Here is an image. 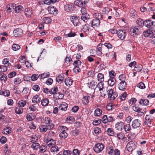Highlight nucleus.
<instances>
[{"mask_svg": "<svg viewBox=\"0 0 155 155\" xmlns=\"http://www.w3.org/2000/svg\"><path fill=\"white\" fill-rule=\"evenodd\" d=\"M96 87L99 88L100 91L102 90L104 88V85L103 82H100L98 84H96Z\"/></svg>", "mask_w": 155, "mask_h": 155, "instance_id": "79ce46f5", "label": "nucleus"}, {"mask_svg": "<svg viewBox=\"0 0 155 155\" xmlns=\"http://www.w3.org/2000/svg\"><path fill=\"white\" fill-rule=\"evenodd\" d=\"M140 125V120L138 119H136L132 121L131 126L134 129H137L139 127Z\"/></svg>", "mask_w": 155, "mask_h": 155, "instance_id": "1a4fd4ad", "label": "nucleus"}, {"mask_svg": "<svg viewBox=\"0 0 155 155\" xmlns=\"http://www.w3.org/2000/svg\"><path fill=\"white\" fill-rule=\"evenodd\" d=\"M74 4L75 5L79 7H85L86 4L85 3L81 0H77L75 1Z\"/></svg>", "mask_w": 155, "mask_h": 155, "instance_id": "aec40b11", "label": "nucleus"}, {"mask_svg": "<svg viewBox=\"0 0 155 155\" xmlns=\"http://www.w3.org/2000/svg\"><path fill=\"white\" fill-rule=\"evenodd\" d=\"M7 70V66L5 65H0V72H4Z\"/></svg>", "mask_w": 155, "mask_h": 155, "instance_id": "4d7b16f0", "label": "nucleus"}, {"mask_svg": "<svg viewBox=\"0 0 155 155\" xmlns=\"http://www.w3.org/2000/svg\"><path fill=\"white\" fill-rule=\"evenodd\" d=\"M102 113V110L99 108H97L96 109L94 113V114L96 116H99L101 115Z\"/></svg>", "mask_w": 155, "mask_h": 155, "instance_id": "4c0bfd02", "label": "nucleus"}, {"mask_svg": "<svg viewBox=\"0 0 155 155\" xmlns=\"http://www.w3.org/2000/svg\"><path fill=\"white\" fill-rule=\"evenodd\" d=\"M130 32L131 35L134 37H136L140 33V31L136 26L131 27Z\"/></svg>", "mask_w": 155, "mask_h": 155, "instance_id": "423d86ee", "label": "nucleus"}, {"mask_svg": "<svg viewBox=\"0 0 155 155\" xmlns=\"http://www.w3.org/2000/svg\"><path fill=\"white\" fill-rule=\"evenodd\" d=\"M41 98L39 95H35L32 98V101L34 103H40Z\"/></svg>", "mask_w": 155, "mask_h": 155, "instance_id": "412c9836", "label": "nucleus"}, {"mask_svg": "<svg viewBox=\"0 0 155 155\" xmlns=\"http://www.w3.org/2000/svg\"><path fill=\"white\" fill-rule=\"evenodd\" d=\"M64 78L61 75H59L57 78V81L59 83H61L64 81Z\"/></svg>", "mask_w": 155, "mask_h": 155, "instance_id": "bf43d9fd", "label": "nucleus"}, {"mask_svg": "<svg viewBox=\"0 0 155 155\" xmlns=\"http://www.w3.org/2000/svg\"><path fill=\"white\" fill-rule=\"evenodd\" d=\"M39 146V144L38 143H33L31 145V147L33 150H36L38 148Z\"/></svg>", "mask_w": 155, "mask_h": 155, "instance_id": "338daca9", "label": "nucleus"}, {"mask_svg": "<svg viewBox=\"0 0 155 155\" xmlns=\"http://www.w3.org/2000/svg\"><path fill=\"white\" fill-rule=\"evenodd\" d=\"M124 123L121 121L117 122L115 125V128L117 130H122V127Z\"/></svg>", "mask_w": 155, "mask_h": 155, "instance_id": "b1692460", "label": "nucleus"}, {"mask_svg": "<svg viewBox=\"0 0 155 155\" xmlns=\"http://www.w3.org/2000/svg\"><path fill=\"white\" fill-rule=\"evenodd\" d=\"M68 104L65 102L61 104L59 107V109L61 110L66 111L67 110Z\"/></svg>", "mask_w": 155, "mask_h": 155, "instance_id": "a878e982", "label": "nucleus"}, {"mask_svg": "<svg viewBox=\"0 0 155 155\" xmlns=\"http://www.w3.org/2000/svg\"><path fill=\"white\" fill-rule=\"evenodd\" d=\"M64 9L67 12L73 11L74 9V6L71 4H66L64 6Z\"/></svg>", "mask_w": 155, "mask_h": 155, "instance_id": "9b49d317", "label": "nucleus"}, {"mask_svg": "<svg viewBox=\"0 0 155 155\" xmlns=\"http://www.w3.org/2000/svg\"><path fill=\"white\" fill-rule=\"evenodd\" d=\"M115 107V105L112 104H109L106 107V108L108 110H110L114 109Z\"/></svg>", "mask_w": 155, "mask_h": 155, "instance_id": "09e8293b", "label": "nucleus"}, {"mask_svg": "<svg viewBox=\"0 0 155 155\" xmlns=\"http://www.w3.org/2000/svg\"><path fill=\"white\" fill-rule=\"evenodd\" d=\"M15 5V4L13 3L8 4L6 6V9L7 11H8L9 12H11V11L12 8L14 7Z\"/></svg>", "mask_w": 155, "mask_h": 155, "instance_id": "a19ab883", "label": "nucleus"}, {"mask_svg": "<svg viewBox=\"0 0 155 155\" xmlns=\"http://www.w3.org/2000/svg\"><path fill=\"white\" fill-rule=\"evenodd\" d=\"M39 77L38 74H33L31 76V78L32 81H35Z\"/></svg>", "mask_w": 155, "mask_h": 155, "instance_id": "0e129e2a", "label": "nucleus"}, {"mask_svg": "<svg viewBox=\"0 0 155 155\" xmlns=\"http://www.w3.org/2000/svg\"><path fill=\"white\" fill-rule=\"evenodd\" d=\"M115 137L117 138L118 139L120 140H124L125 138H126L125 137L124 134L122 132L117 134Z\"/></svg>", "mask_w": 155, "mask_h": 155, "instance_id": "dca6fc26", "label": "nucleus"}, {"mask_svg": "<svg viewBox=\"0 0 155 155\" xmlns=\"http://www.w3.org/2000/svg\"><path fill=\"white\" fill-rule=\"evenodd\" d=\"M7 79V76L4 74H0V80L2 81H5Z\"/></svg>", "mask_w": 155, "mask_h": 155, "instance_id": "052dcab7", "label": "nucleus"}, {"mask_svg": "<svg viewBox=\"0 0 155 155\" xmlns=\"http://www.w3.org/2000/svg\"><path fill=\"white\" fill-rule=\"evenodd\" d=\"M117 35L119 38L121 40L124 39L126 35V32L124 31L119 29L117 31Z\"/></svg>", "mask_w": 155, "mask_h": 155, "instance_id": "6e6552de", "label": "nucleus"}, {"mask_svg": "<svg viewBox=\"0 0 155 155\" xmlns=\"http://www.w3.org/2000/svg\"><path fill=\"white\" fill-rule=\"evenodd\" d=\"M41 105L45 106H47L49 103V100L48 98L43 99L41 101Z\"/></svg>", "mask_w": 155, "mask_h": 155, "instance_id": "37998d69", "label": "nucleus"}, {"mask_svg": "<svg viewBox=\"0 0 155 155\" xmlns=\"http://www.w3.org/2000/svg\"><path fill=\"white\" fill-rule=\"evenodd\" d=\"M20 48V46L16 44H13L12 45V49L15 51H17Z\"/></svg>", "mask_w": 155, "mask_h": 155, "instance_id": "864d4df0", "label": "nucleus"}, {"mask_svg": "<svg viewBox=\"0 0 155 155\" xmlns=\"http://www.w3.org/2000/svg\"><path fill=\"white\" fill-rule=\"evenodd\" d=\"M139 103L140 104L147 106L149 104V101L146 99H141L139 100Z\"/></svg>", "mask_w": 155, "mask_h": 155, "instance_id": "5701e85b", "label": "nucleus"}, {"mask_svg": "<svg viewBox=\"0 0 155 155\" xmlns=\"http://www.w3.org/2000/svg\"><path fill=\"white\" fill-rule=\"evenodd\" d=\"M143 67L141 64H136L134 68V70L138 72L141 71Z\"/></svg>", "mask_w": 155, "mask_h": 155, "instance_id": "c756f323", "label": "nucleus"}, {"mask_svg": "<svg viewBox=\"0 0 155 155\" xmlns=\"http://www.w3.org/2000/svg\"><path fill=\"white\" fill-rule=\"evenodd\" d=\"M39 129L40 130V131L41 132H46L48 129L47 126L46 125H41L39 127Z\"/></svg>", "mask_w": 155, "mask_h": 155, "instance_id": "3c124183", "label": "nucleus"}, {"mask_svg": "<svg viewBox=\"0 0 155 155\" xmlns=\"http://www.w3.org/2000/svg\"><path fill=\"white\" fill-rule=\"evenodd\" d=\"M70 20L75 26H78L79 24L78 17L76 16L73 15L71 16L70 18Z\"/></svg>", "mask_w": 155, "mask_h": 155, "instance_id": "0eeeda50", "label": "nucleus"}, {"mask_svg": "<svg viewBox=\"0 0 155 155\" xmlns=\"http://www.w3.org/2000/svg\"><path fill=\"white\" fill-rule=\"evenodd\" d=\"M23 10V7L21 5H19L15 7V12L16 13H20Z\"/></svg>", "mask_w": 155, "mask_h": 155, "instance_id": "bb28decb", "label": "nucleus"}, {"mask_svg": "<svg viewBox=\"0 0 155 155\" xmlns=\"http://www.w3.org/2000/svg\"><path fill=\"white\" fill-rule=\"evenodd\" d=\"M50 150L51 152H57L59 151V148L57 146L54 145L51 147Z\"/></svg>", "mask_w": 155, "mask_h": 155, "instance_id": "8fccbe9b", "label": "nucleus"}, {"mask_svg": "<svg viewBox=\"0 0 155 155\" xmlns=\"http://www.w3.org/2000/svg\"><path fill=\"white\" fill-rule=\"evenodd\" d=\"M23 109L20 107H16L15 108V112L17 114H21L23 112Z\"/></svg>", "mask_w": 155, "mask_h": 155, "instance_id": "72a5a7b5", "label": "nucleus"}, {"mask_svg": "<svg viewBox=\"0 0 155 155\" xmlns=\"http://www.w3.org/2000/svg\"><path fill=\"white\" fill-rule=\"evenodd\" d=\"M102 45H103L101 43L97 45V48L96 52L97 54L99 55H101L102 54L101 50Z\"/></svg>", "mask_w": 155, "mask_h": 155, "instance_id": "c85d7f7f", "label": "nucleus"}, {"mask_svg": "<svg viewBox=\"0 0 155 155\" xmlns=\"http://www.w3.org/2000/svg\"><path fill=\"white\" fill-rule=\"evenodd\" d=\"M22 30L20 28L15 29L13 32V35L15 37H18L22 34Z\"/></svg>", "mask_w": 155, "mask_h": 155, "instance_id": "ddd939ff", "label": "nucleus"}, {"mask_svg": "<svg viewBox=\"0 0 155 155\" xmlns=\"http://www.w3.org/2000/svg\"><path fill=\"white\" fill-rule=\"evenodd\" d=\"M97 83L93 81L87 83L88 87L91 89H94L95 88V86L96 85Z\"/></svg>", "mask_w": 155, "mask_h": 155, "instance_id": "cd10ccee", "label": "nucleus"}, {"mask_svg": "<svg viewBox=\"0 0 155 155\" xmlns=\"http://www.w3.org/2000/svg\"><path fill=\"white\" fill-rule=\"evenodd\" d=\"M35 116L32 115L31 114H29L27 115V119L28 121H31L35 119Z\"/></svg>", "mask_w": 155, "mask_h": 155, "instance_id": "49530a36", "label": "nucleus"}, {"mask_svg": "<svg viewBox=\"0 0 155 155\" xmlns=\"http://www.w3.org/2000/svg\"><path fill=\"white\" fill-rule=\"evenodd\" d=\"M55 134V130H50V131L48 133V136L51 137H54Z\"/></svg>", "mask_w": 155, "mask_h": 155, "instance_id": "5fc2aeb1", "label": "nucleus"}, {"mask_svg": "<svg viewBox=\"0 0 155 155\" xmlns=\"http://www.w3.org/2000/svg\"><path fill=\"white\" fill-rule=\"evenodd\" d=\"M153 25V22L150 19L146 20L144 21V25L147 28H150Z\"/></svg>", "mask_w": 155, "mask_h": 155, "instance_id": "f3484780", "label": "nucleus"}, {"mask_svg": "<svg viewBox=\"0 0 155 155\" xmlns=\"http://www.w3.org/2000/svg\"><path fill=\"white\" fill-rule=\"evenodd\" d=\"M137 145V143L135 141H131L127 143L126 148L128 151L132 152L135 149Z\"/></svg>", "mask_w": 155, "mask_h": 155, "instance_id": "7ed1b4c3", "label": "nucleus"}, {"mask_svg": "<svg viewBox=\"0 0 155 155\" xmlns=\"http://www.w3.org/2000/svg\"><path fill=\"white\" fill-rule=\"evenodd\" d=\"M16 72L13 71L10 73L8 75V77L9 78H12L14 77L16 75Z\"/></svg>", "mask_w": 155, "mask_h": 155, "instance_id": "774afa93", "label": "nucleus"}, {"mask_svg": "<svg viewBox=\"0 0 155 155\" xmlns=\"http://www.w3.org/2000/svg\"><path fill=\"white\" fill-rule=\"evenodd\" d=\"M136 22L137 24L139 26H142L144 25V21H143L141 18H139L137 19Z\"/></svg>", "mask_w": 155, "mask_h": 155, "instance_id": "c03bdc74", "label": "nucleus"}, {"mask_svg": "<svg viewBox=\"0 0 155 155\" xmlns=\"http://www.w3.org/2000/svg\"><path fill=\"white\" fill-rule=\"evenodd\" d=\"M12 132V129L9 127H6L2 130V133L5 135L9 134Z\"/></svg>", "mask_w": 155, "mask_h": 155, "instance_id": "4be33fe9", "label": "nucleus"}, {"mask_svg": "<svg viewBox=\"0 0 155 155\" xmlns=\"http://www.w3.org/2000/svg\"><path fill=\"white\" fill-rule=\"evenodd\" d=\"M94 16L95 19H98L100 21L103 19L102 15L99 13H95L94 15Z\"/></svg>", "mask_w": 155, "mask_h": 155, "instance_id": "7c9ffc66", "label": "nucleus"}, {"mask_svg": "<svg viewBox=\"0 0 155 155\" xmlns=\"http://www.w3.org/2000/svg\"><path fill=\"white\" fill-rule=\"evenodd\" d=\"M94 131L95 134L96 135H98L101 133V130L100 128L98 127H97L94 128Z\"/></svg>", "mask_w": 155, "mask_h": 155, "instance_id": "69168bd1", "label": "nucleus"}, {"mask_svg": "<svg viewBox=\"0 0 155 155\" xmlns=\"http://www.w3.org/2000/svg\"><path fill=\"white\" fill-rule=\"evenodd\" d=\"M47 149V147L45 145H43L40 147V153H43L45 152Z\"/></svg>", "mask_w": 155, "mask_h": 155, "instance_id": "680f3d73", "label": "nucleus"}, {"mask_svg": "<svg viewBox=\"0 0 155 155\" xmlns=\"http://www.w3.org/2000/svg\"><path fill=\"white\" fill-rule=\"evenodd\" d=\"M143 35L146 37H149L151 38L154 35L153 32L150 30H148L146 31L143 32Z\"/></svg>", "mask_w": 155, "mask_h": 155, "instance_id": "2eb2a0df", "label": "nucleus"}, {"mask_svg": "<svg viewBox=\"0 0 155 155\" xmlns=\"http://www.w3.org/2000/svg\"><path fill=\"white\" fill-rule=\"evenodd\" d=\"M43 22L46 24L50 23L51 20L49 17H44L43 18Z\"/></svg>", "mask_w": 155, "mask_h": 155, "instance_id": "a18cd8bd", "label": "nucleus"}, {"mask_svg": "<svg viewBox=\"0 0 155 155\" xmlns=\"http://www.w3.org/2000/svg\"><path fill=\"white\" fill-rule=\"evenodd\" d=\"M91 26L94 28L97 27L100 24V21L96 19H94L91 21Z\"/></svg>", "mask_w": 155, "mask_h": 155, "instance_id": "4468645a", "label": "nucleus"}, {"mask_svg": "<svg viewBox=\"0 0 155 155\" xmlns=\"http://www.w3.org/2000/svg\"><path fill=\"white\" fill-rule=\"evenodd\" d=\"M115 81L116 80L115 78H110L108 81V84L110 86H112L115 84Z\"/></svg>", "mask_w": 155, "mask_h": 155, "instance_id": "2f4dec72", "label": "nucleus"}, {"mask_svg": "<svg viewBox=\"0 0 155 155\" xmlns=\"http://www.w3.org/2000/svg\"><path fill=\"white\" fill-rule=\"evenodd\" d=\"M153 118V117L150 114L147 115L145 117L144 123L145 124H150Z\"/></svg>", "mask_w": 155, "mask_h": 155, "instance_id": "9d476101", "label": "nucleus"}, {"mask_svg": "<svg viewBox=\"0 0 155 155\" xmlns=\"http://www.w3.org/2000/svg\"><path fill=\"white\" fill-rule=\"evenodd\" d=\"M132 109L134 111L138 113H140V112H141V110H142V109L139 107L138 106L136 105L133 106L132 107Z\"/></svg>", "mask_w": 155, "mask_h": 155, "instance_id": "ea45409f", "label": "nucleus"}, {"mask_svg": "<svg viewBox=\"0 0 155 155\" xmlns=\"http://www.w3.org/2000/svg\"><path fill=\"white\" fill-rule=\"evenodd\" d=\"M81 62L80 60H78L74 61L73 64L74 67L76 66L77 67H79L81 65Z\"/></svg>", "mask_w": 155, "mask_h": 155, "instance_id": "13d9d810", "label": "nucleus"}, {"mask_svg": "<svg viewBox=\"0 0 155 155\" xmlns=\"http://www.w3.org/2000/svg\"><path fill=\"white\" fill-rule=\"evenodd\" d=\"M107 134L110 136H114V133L112 129L110 128H108L106 131Z\"/></svg>", "mask_w": 155, "mask_h": 155, "instance_id": "603ef678", "label": "nucleus"}, {"mask_svg": "<svg viewBox=\"0 0 155 155\" xmlns=\"http://www.w3.org/2000/svg\"><path fill=\"white\" fill-rule=\"evenodd\" d=\"M58 91V89L57 87L51 88L50 90V94H57V92Z\"/></svg>", "mask_w": 155, "mask_h": 155, "instance_id": "e433bc0d", "label": "nucleus"}, {"mask_svg": "<svg viewBox=\"0 0 155 155\" xmlns=\"http://www.w3.org/2000/svg\"><path fill=\"white\" fill-rule=\"evenodd\" d=\"M97 80L99 82H103L104 81V74L101 73H99L97 76Z\"/></svg>", "mask_w": 155, "mask_h": 155, "instance_id": "c9c22d12", "label": "nucleus"}, {"mask_svg": "<svg viewBox=\"0 0 155 155\" xmlns=\"http://www.w3.org/2000/svg\"><path fill=\"white\" fill-rule=\"evenodd\" d=\"M130 16L133 18L137 16V12L135 10L132 9L130 10Z\"/></svg>", "mask_w": 155, "mask_h": 155, "instance_id": "de8ad7c7", "label": "nucleus"}, {"mask_svg": "<svg viewBox=\"0 0 155 155\" xmlns=\"http://www.w3.org/2000/svg\"><path fill=\"white\" fill-rule=\"evenodd\" d=\"M114 150L113 146H109L107 147L106 152L109 155H113Z\"/></svg>", "mask_w": 155, "mask_h": 155, "instance_id": "6ab92c4d", "label": "nucleus"}, {"mask_svg": "<svg viewBox=\"0 0 155 155\" xmlns=\"http://www.w3.org/2000/svg\"><path fill=\"white\" fill-rule=\"evenodd\" d=\"M18 104L19 107H24L26 104V101L21 100L18 102Z\"/></svg>", "mask_w": 155, "mask_h": 155, "instance_id": "58836bf2", "label": "nucleus"}, {"mask_svg": "<svg viewBox=\"0 0 155 155\" xmlns=\"http://www.w3.org/2000/svg\"><path fill=\"white\" fill-rule=\"evenodd\" d=\"M101 122V119H95L93 122V124L95 126L97 125L100 124Z\"/></svg>", "mask_w": 155, "mask_h": 155, "instance_id": "e2e57ef3", "label": "nucleus"}, {"mask_svg": "<svg viewBox=\"0 0 155 155\" xmlns=\"http://www.w3.org/2000/svg\"><path fill=\"white\" fill-rule=\"evenodd\" d=\"M58 130L60 132L59 136L61 138L65 139L67 137L68 134L67 131H68V128L66 127L63 126H59L58 128Z\"/></svg>", "mask_w": 155, "mask_h": 155, "instance_id": "f03ea898", "label": "nucleus"}, {"mask_svg": "<svg viewBox=\"0 0 155 155\" xmlns=\"http://www.w3.org/2000/svg\"><path fill=\"white\" fill-rule=\"evenodd\" d=\"M124 131L127 132L129 131L131 129L130 125V124H126L123 125Z\"/></svg>", "mask_w": 155, "mask_h": 155, "instance_id": "473e14b6", "label": "nucleus"}, {"mask_svg": "<svg viewBox=\"0 0 155 155\" xmlns=\"http://www.w3.org/2000/svg\"><path fill=\"white\" fill-rule=\"evenodd\" d=\"M73 82V81L69 77L66 78L64 81L65 84L67 86H70L72 85Z\"/></svg>", "mask_w": 155, "mask_h": 155, "instance_id": "393cba45", "label": "nucleus"}, {"mask_svg": "<svg viewBox=\"0 0 155 155\" xmlns=\"http://www.w3.org/2000/svg\"><path fill=\"white\" fill-rule=\"evenodd\" d=\"M108 97L111 101L114 100L118 96V93L116 91H114L112 89H110L107 91Z\"/></svg>", "mask_w": 155, "mask_h": 155, "instance_id": "20e7f679", "label": "nucleus"}, {"mask_svg": "<svg viewBox=\"0 0 155 155\" xmlns=\"http://www.w3.org/2000/svg\"><path fill=\"white\" fill-rule=\"evenodd\" d=\"M93 149L95 152L98 153L104 150V146L102 143H98L94 145Z\"/></svg>", "mask_w": 155, "mask_h": 155, "instance_id": "39448f33", "label": "nucleus"}, {"mask_svg": "<svg viewBox=\"0 0 155 155\" xmlns=\"http://www.w3.org/2000/svg\"><path fill=\"white\" fill-rule=\"evenodd\" d=\"M48 11L49 14L55 15L58 13V11L56 8L54 7H50L48 8Z\"/></svg>", "mask_w": 155, "mask_h": 155, "instance_id": "f8f14e48", "label": "nucleus"}, {"mask_svg": "<svg viewBox=\"0 0 155 155\" xmlns=\"http://www.w3.org/2000/svg\"><path fill=\"white\" fill-rule=\"evenodd\" d=\"M21 80L19 78H17L14 80V83L15 85H18L21 82Z\"/></svg>", "mask_w": 155, "mask_h": 155, "instance_id": "6e6d98bb", "label": "nucleus"}, {"mask_svg": "<svg viewBox=\"0 0 155 155\" xmlns=\"http://www.w3.org/2000/svg\"><path fill=\"white\" fill-rule=\"evenodd\" d=\"M119 79L120 82L118 85V87L120 90L124 91L127 87L125 75L121 74L119 76Z\"/></svg>", "mask_w": 155, "mask_h": 155, "instance_id": "f257e3e1", "label": "nucleus"}, {"mask_svg": "<svg viewBox=\"0 0 155 155\" xmlns=\"http://www.w3.org/2000/svg\"><path fill=\"white\" fill-rule=\"evenodd\" d=\"M25 13L27 17H30L31 16L32 14V10L29 8H26L25 9Z\"/></svg>", "mask_w": 155, "mask_h": 155, "instance_id": "a211bd4d", "label": "nucleus"}, {"mask_svg": "<svg viewBox=\"0 0 155 155\" xmlns=\"http://www.w3.org/2000/svg\"><path fill=\"white\" fill-rule=\"evenodd\" d=\"M90 97V96H85L83 97L82 100V102L83 104H87L89 103Z\"/></svg>", "mask_w": 155, "mask_h": 155, "instance_id": "f704fd0d", "label": "nucleus"}]
</instances>
